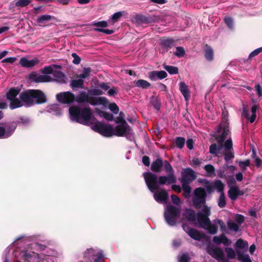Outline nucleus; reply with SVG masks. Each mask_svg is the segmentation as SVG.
Here are the masks:
<instances>
[{"instance_id":"f257e3e1","label":"nucleus","mask_w":262,"mask_h":262,"mask_svg":"<svg viewBox=\"0 0 262 262\" xmlns=\"http://www.w3.org/2000/svg\"><path fill=\"white\" fill-rule=\"evenodd\" d=\"M69 114L72 121L90 125L93 130L105 137L116 135L125 137L129 140L134 139L132 129L126 122L124 121L114 128L111 125L97 121L93 116L92 111L89 106L81 109L77 106H71L69 108Z\"/></svg>"},{"instance_id":"f03ea898","label":"nucleus","mask_w":262,"mask_h":262,"mask_svg":"<svg viewBox=\"0 0 262 262\" xmlns=\"http://www.w3.org/2000/svg\"><path fill=\"white\" fill-rule=\"evenodd\" d=\"M10 101V108L13 110L21 106L30 107L46 101V97L42 91L38 90H27L20 93V89L12 88L6 94Z\"/></svg>"},{"instance_id":"7ed1b4c3","label":"nucleus","mask_w":262,"mask_h":262,"mask_svg":"<svg viewBox=\"0 0 262 262\" xmlns=\"http://www.w3.org/2000/svg\"><path fill=\"white\" fill-rule=\"evenodd\" d=\"M163 165L168 174L166 176H163L158 178L157 175L150 172H145L143 174L147 186L151 192L158 189V185H170L177 182L173 168L170 163L165 160Z\"/></svg>"},{"instance_id":"20e7f679","label":"nucleus","mask_w":262,"mask_h":262,"mask_svg":"<svg viewBox=\"0 0 262 262\" xmlns=\"http://www.w3.org/2000/svg\"><path fill=\"white\" fill-rule=\"evenodd\" d=\"M56 99L58 102L70 104L76 101L78 103H85L91 102V97L89 90L87 92L80 91L76 97L70 92L60 93L56 95Z\"/></svg>"},{"instance_id":"39448f33","label":"nucleus","mask_w":262,"mask_h":262,"mask_svg":"<svg viewBox=\"0 0 262 262\" xmlns=\"http://www.w3.org/2000/svg\"><path fill=\"white\" fill-rule=\"evenodd\" d=\"M181 209L180 207L169 205L166 206L164 211V217L166 222L170 225L176 224L177 220L180 217Z\"/></svg>"},{"instance_id":"423d86ee","label":"nucleus","mask_w":262,"mask_h":262,"mask_svg":"<svg viewBox=\"0 0 262 262\" xmlns=\"http://www.w3.org/2000/svg\"><path fill=\"white\" fill-rule=\"evenodd\" d=\"M211 214L210 208L207 206H204L201 211L197 213L196 223L200 227L206 229L210 224V221L209 216Z\"/></svg>"},{"instance_id":"0eeeda50","label":"nucleus","mask_w":262,"mask_h":262,"mask_svg":"<svg viewBox=\"0 0 262 262\" xmlns=\"http://www.w3.org/2000/svg\"><path fill=\"white\" fill-rule=\"evenodd\" d=\"M192 202L194 207L196 209L200 208L205 204L206 194L204 188L202 187L196 188L193 192Z\"/></svg>"},{"instance_id":"6e6552de","label":"nucleus","mask_w":262,"mask_h":262,"mask_svg":"<svg viewBox=\"0 0 262 262\" xmlns=\"http://www.w3.org/2000/svg\"><path fill=\"white\" fill-rule=\"evenodd\" d=\"M229 187L228 195L232 201H235L239 196L243 195L245 194V191L243 190H241L235 183L234 184H229Z\"/></svg>"},{"instance_id":"1a4fd4ad","label":"nucleus","mask_w":262,"mask_h":262,"mask_svg":"<svg viewBox=\"0 0 262 262\" xmlns=\"http://www.w3.org/2000/svg\"><path fill=\"white\" fill-rule=\"evenodd\" d=\"M28 79L31 82L41 83L50 82L52 78L48 75H42L37 72H32L28 75Z\"/></svg>"},{"instance_id":"9d476101","label":"nucleus","mask_w":262,"mask_h":262,"mask_svg":"<svg viewBox=\"0 0 262 262\" xmlns=\"http://www.w3.org/2000/svg\"><path fill=\"white\" fill-rule=\"evenodd\" d=\"M196 178L195 172L191 168L184 169L182 172L181 182L190 183Z\"/></svg>"},{"instance_id":"9b49d317","label":"nucleus","mask_w":262,"mask_h":262,"mask_svg":"<svg viewBox=\"0 0 262 262\" xmlns=\"http://www.w3.org/2000/svg\"><path fill=\"white\" fill-rule=\"evenodd\" d=\"M232 145V141L231 138L227 139L224 143V152L223 154L226 162L234 157Z\"/></svg>"},{"instance_id":"f8f14e48","label":"nucleus","mask_w":262,"mask_h":262,"mask_svg":"<svg viewBox=\"0 0 262 262\" xmlns=\"http://www.w3.org/2000/svg\"><path fill=\"white\" fill-rule=\"evenodd\" d=\"M91 26H96L97 28H94V30L96 32H102L106 34H112L114 33L113 30L104 29L107 27L108 23L107 21L103 20L100 21H93L91 24Z\"/></svg>"},{"instance_id":"ddd939ff","label":"nucleus","mask_w":262,"mask_h":262,"mask_svg":"<svg viewBox=\"0 0 262 262\" xmlns=\"http://www.w3.org/2000/svg\"><path fill=\"white\" fill-rule=\"evenodd\" d=\"M257 108V105L256 104H254L252 105L251 108V112L250 113L244 105L243 107L242 115L244 116L251 123H252L255 120L256 117V113Z\"/></svg>"},{"instance_id":"4468645a","label":"nucleus","mask_w":262,"mask_h":262,"mask_svg":"<svg viewBox=\"0 0 262 262\" xmlns=\"http://www.w3.org/2000/svg\"><path fill=\"white\" fill-rule=\"evenodd\" d=\"M234 221L229 220L227 221L229 229H238L239 226L243 223L245 217L241 214H236L234 217Z\"/></svg>"},{"instance_id":"2eb2a0df","label":"nucleus","mask_w":262,"mask_h":262,"mask_svg":"<svg viewBox=\"0 0 262 262\" xmlns=\"http://www.w3.org/2000/svg\"><path fill=\"white\" fill-rule=\"evenodd\" d=\"M40 60L37 57H34L30 60L26 57H23L19 60V63L21 67L27 68H33L38 64Z\"/></svg>"},{"instance_id":"dca6fc26","label":"nucleus","mask_w":262,"mask_h":262,"mask_svg":"<svg viewBox=\"0 0 262 262\" xmlns=\"http://www.w3.org/2000/svg\"><path fill=\"white\" fill-rule=\"evenodd\" d=\"M208 253L219 261L222 260V262H228V260L224 258L223 251L220 248L210 249L208 250Z\"/></svg>"},{"instance_id":"f3484780","label":"nucleus","mask_w":262,"mask_h":262,"mask_svg":"<svg viewBox=\"0 0 262 262\" xmlns=\"http://www.w3.org/2000/svg\"><path fill=\"white\" fill-rule=\"evenodd\" d=\"M176 46V41L170 38L161 40L160 42V51L162 53L167 52L168 50Z\"/></svg>"},{"instance_id":"a211bd4d","label":"nucleus","mask_w":262,"mask_h":262,"mask_svg":"<svg viewBox=\"0 0 262 262\" xmlns=\"http://www.w3.org/2000/svg\"><path fill=\"white\" fill-rule=\"evenodd\" d=\"M157 189L154 190V192L152 193H154V197L155 200L160 203H163L166 202L167 199H168V194L166 192V191L164 190H161L158 192H154L155 190H158Z\"/></svg>"},{"instance_id":"6ab92c4d","label":"nucleus","mask_w":262,"mask_h":262,"mask_svg":"<svg viewBox=\"0 0 262 262\" xmlns=\"http://www.w3.org/2000/svg\"><path fill=\"white\" fill-rule=\"evenodd\" d=\"M167 76V73L164 71L150 72L148 74V77L151 81H156L158 79H163Z\"/></svg>"},{"instance_id":"aec40b11","label":"nucleus","mask_w":262,"mask_h":262,"mask_svg":"<svg viewBox=\"0 0 262 262\" xmlns=\"http://www.w3.org/2000/svg\"><path fill=\"white\" fill-rule=\"evenodd\" d=\"M15 128L6 125L5 127L0 126V139L7 138L10 137L13 132Z\"/></svg>"},{"instance_id":"412c9836","label":"nucleus","mask_w":262,"mask_h":262,"mask_svg":"<svg viewBox=\"0 0 262 262\" xmlns=\"http://www.w3.org/2000/svg\"><path fill=\"white\" fill-rule=\"evenodd\" d=\"M179 89L185 100L188 101L190 98V92L188 85L184 82H181L179 83Z\"/></svg>"},{"instance_id":"4be33fe9","label":"nucleus","mask_w":262,"mask_h":262,"mask_svg":"<svg viewBox=\"0 0 262 262\" xmlns=\"http://www.w3.org/2000/svg\"><path fill=\"white\" fill-rule=\"evenodd\" d=\"M248 246V243L247 241L242 238L238 239L234 245L236 254H237V252H242L241 250H247Z\"/></svg>"},{"instance_id":"5701e85b","label":"nucleus","mask_w":262,"mask_h":262,"mask_svg":"<svg viewBox=\"0 0 262 262\" xmlns=\"http://www.w3.org/2000/svg\"><path fill=\"white\" fill-rule=\"evenodd\" d=\"M184 215L187 221L195 224L196 223L197 213L193 210L186 208L185 210Z\"/></svg>"},{"instance_id":"b1692460","label":"nucleus","mask_w":262,"mask_h":262,"mask_svg":"<svg viewBox=\"0 0 262 262\" xmlns=\"http://www.w3.org/2000/svg\"><path fill=\"white\" fill-rule=\"evenodd\" d=\"M136 19L140 23L149 24L155 22L158 18L155 16H146L143 15H139L136 16Z\"/></svg>"},{"instance_id":"393cba45","label":"nucleus","mask_w":262,"mask_h":262,"mask_svg":"<svg viewBox=\"0 0 262 262\" xmlns=\"http://www.w3.org/2000/svg\"><path fill=\"white\" fill-rule=\"evenodd\" d=\"M223 148V143L217 141V144L215 143L212 144L209 147V152L211 154L214 155L215 156H218L221 153V150Z\"/></svg>"},{"instance_id":"a878e982","label":"nucleus","mask_w":262,"mask_h":262,"mask_svg":"<svg viewBox=\"0 0 262 262\" xmlns=\"http://www.w3.org/2000/svg\"><path fill=\"white\" fill-rule=\"evenodd\" d=\"M225 229V226L224 222L219 219L214 220L207 228L206 229Z\"/></svg>"},{"instance_id":"bb28decb","label":"nucleus","mask_w":262,"mask_h":262,"mask_svg":"<svg viewBox=\"0 0 262 262\" xmlns=\"http://www.w3.org/2000/svg\"><path fill=\"white\" fill-rule=\"evenodd\" d=\"M186 233L192 238L197 241H200L206 237L205 234L200 233L199 230H187Z\"/></svg>"},{"instance_id":"cd10ccee","label":"nucleus","mask_w":262,"mask_h":262,"mask_svg":"<svg viewBox=\"0 0 262 262\" xmlns=\"http://www.w3.org/2000/svg\"><path fill=\"white\" fill-rule=\"evenodd\" d=\"M164 162L161 159H157L153 162L151 165V169L152 171L156 172H159L161 170V168L163 166Z\"/></svg>"},{"instance_id":"c85d7f7f","label":"nucleus","mask_w":262,"mask_h":262,"mask_svg":"<svg viewBox=\"0 0 262 262\" xmlns=\"http://www.w3.org/2000/svg\"><path fill=\"white\" fill-rule=\"evenodd\" d=\"M213 241L217 245L223 244L225 246H228L230 244L229 239L224 234H222L219 236H214Z\"/></svg>"},{"instance_id":"c756f323","label":"nucleus","mask_w":262,"mask_h":262,"mask_svg":"<svg viewBox=\"0 0 262 262\" xmlns=\"http://www.w3.org/2000/svg\"><path fill=\"white\" fill-rule=\"evenodd\" d=\"M59 67L55 64H51L49 66H46L40 70V73L42 75H48L51 74H53L54 70L57 69Z\"/></svg>"},{"instance_id":"7c9ffc66","label":"nucleus","mask_w":262,"mask_h":262,"mask_svg":"<svg viewBox=\"0 0 262 262\" xmlns=\"http://www.w3.org/2000/svg\"><path fill=\"white\" fill-rule=\"evenodd\" d=\"M83 80L79 78L78 79L72 80L70 82V86L74 91H76L78 89L83 88Z\"/></svg>"},{"instance_id":"2f4dec72","label":"nucleus","mask_w":262,"mask_h":262,"mask_svg":"<svg viewBox=\"0 0 262 262\" xmlns=\"http://www.w3.org/2000/svg\"><path fill=\"white\" fill-rule=\"evenodd\" d=\"M54 79L59 83H65L66 82V76L60 71H54L53 74Z\"/></svg>"},{"instance_id":"473e14b6","label":"nucleus","mask_w":262,"mask_h":262,"mask_svg":"<svg viewBox=\"0 0 262 262\" xmlns=\"http://www.w3.org/2000/svg\"><path fill=\"white\" fill-rule=\"evenodd\" d=\"M182 183V188L183 190V195L185 198H189L190 195L191 188L189 186L190 183Z\"/></svg>"},{"instance_id":"72a5a7b5","label":"nucleus","mask_w":262,"mask_h":262,"mask_svg":"<svg viewBox=\"0 0 262 262\" xmlns=\"http://www.w3.org/2000/svg\"><path fill=\"white\" fill-rule=\"evenodd\" d=\"M205 57L208 61H212L214 58V53L212 49L206 46L205 50Z\"/></svg>"},{"instance_id":"f704fd0d","label":"nucleus","mask_w":262,"mask_h":262,"mask_svg":"<svg viewBox=\"0 0 262 262\" xmlns=\"http://www.w3.org/2000/svg\"><path fill=\"white\" fill-rule=\"evenodd\" d=\"M214 189H216L219 193H224L225 185L221 180H217L213 181Z\"/></svg>"},{"instance_id":"c9c22d12","label":"nucleus","mask_w":262,"mask_h":262,"mask_svg":"<svg viewBox=\"0 0 262 262\" xmlns=\"http://www.w3.org/2000/svg\"><path fill=\"white\" fill-rule=\"evenodd\" d=\"M237 258L241 262H252L250 256L247 254H244L242 252H237Z\"/></svg>"},{"instance_id":"e433bc0d","label":"nucleus","mask_w":262,"mask_h":262,"mask_svg":"<svg viewBox=\"0 0 262 262\" xmlns=\"http://www.w3.org/2000/svg\"><path fill=\"white\" fill-rule=\"evenodd\" d=\"M134 83L136 86L143 89H147L150 86V83H149L147 81L143 79H140L135 81Z\"/></svg>"},{"instance_id":"4c0bfd02","label":"nucleus","mask_w":262,"mask_h":262,"mask_svg":"<svg viewBox=\"0 0 262 262\" xmlns=\"http://www.w3.org/2000/svg\"><path fill=\"white\" fill-rule=\"evenodd\" d=\"M203 184L207 192L208 193H211L214 191L213 182H210L208 181L205 180L203 182Z\"/></svg>"},{"instance_id":"58836bf2","label":"nucleus","mask_w":262,"mask_h":262,"mask_svg":"<svg viewBox=\"0 0 262 262\" xmlns=\"http://www.w3.org/2000/svg\"><path fill=\"white\" fill-rule=\"evenodd\" d=\"M91 72L92 70L90 68H84L82 73L79 74L78 77L82 80L88 78L90 76Z\"/></svg>"},{"instance_id":"ea45409f","label":"nucleus","mask_w":262,"mask_h":262,"mask_svg":"<svg viewBox=\"0 0 262 262\" xmlns=\"http://www.w3.org/2000/svg\"><path fill=\"white\" fill-rule=\"evenodd\" d=\"M225 251L227 254V256L229 259H234L236 257V251L232 248L226 247L225 248Z\"/></svg>"},{"instance_id":"a19ab883","label":"nucleus","mask_w":262,"mask_h":262,"mask_svg":"<svg viewBox=\"0 0 262 262\" xmlns=\"http://www.w3.org/2000/svg\"><path fill=\"white\" fill-rule=\"evenodd\" d=\"M52 16L50 15H42L41 16H39L37 18V22L38 24H42L46 21H48L50 20L52 18Z\"/></svg>"},{"instance_id":"79ce46f5","label":"nucleus","mask_w":262,"mask_h":262,"mask_svg":"<svg viewBox=\"0 0 262 262\" xmlns=\"http://www.w3.org/2000/svg\"><path fill=\"white\" fill-rule=\"evenodd\" d=\"M204 169L207 172L208 176L213 177L215 176V169L214 167L212 165H206V166H205Z\"/></svg>"},{"instance_id":"37998d69","label":"nucleus","mask_w":262,"mask_h":262,"mask_svg":"<svg viewBox=\"0 0 262 262\" xmlns=\"http://www.w3.org/2000/svg\"><path fill=\"white\" fill-rule=\"evenodd\" d=\"M164 68L170 74H176L178 73V68L171 66L164 65Z\"/></svg>"},{"instance_id":"c03bdc74","label":"nucleus","mask_w":262,"mask_h":262,"mask_svg":"<svg viewBox=\"0 0 262 262\" xmlns=\"http://www.w3.org/2000/svg\"><path fill=\"white\" fill-rule=\"evenodd\" d=\"M92 105H95L96 104H102L104 106H106L108 104V99L105 97H99L97 99V102L96 103H92Z\"/></svg>"},{"instance_id":"a18cd8bd","label":"nucleus","mask_w":262,"mask_h":262,"mask_svg":"<svg viewBox=\"0 0 262 262\" xmlns=\"http://www.w3.org/2000/svg\"><path fill=\"white\" fill-rule=\"evenodd\" d=\"M218 206L220 208L224 207L226 205L225 196L224 193H220V195L217 201Z\"/></svg>"},{"instance_id":"49530a36","label":"nucleus","mask_w":262,"mask_h":262,"mask_svg":"<svg viewBox=\"0 0 262 262\" xmlns=\"http://www.w3.org/2000/svg\"><path fill=\"white\" fill-rule=\"evenodd\" d=\"M229 133V130L227 128H225L224 129L223 133L217 138H216V139L219 142H221L223 143V142L225 140V139L227 138V135Z\"/></svg>"},{"instance_id":"de8ad7c7","label":"nucleus","mask_w":262,"mask_h":262,"mask_svg":"<svg viewBox=\"0 0 262 262\" xmlns=\"http://www.w3.org/2000/svg\"><path fill=\"white\" fill-rule=\"evenodd\" d=\"M185 140L183 137H177L176 139V145L179 148L182 149L185 144Z\"/></svg>"},{"instance_id":"09e8293b","label":"nucleus","mask_w":262,"mask_h":262,"mask_svg":"<svg viewBox=\"0 0 262 262\" xmlns=\"http://www.w3.org/2000/svg\"><path fill=\"white\" fill-rule=\"evenodd\" d=\"M31 2V0H18L15 3V6L18 7H24L28 5Z\"/></svg>"},{"instance_id":"8fccbe9b","label":"nucleus","mask_w":262,"mask_h":262,"mask_svg":"<svg viewBox=\"0 0 262 262\" xmlns=\"http://www.w3.org/2000/svg\"><path fill=\"white\" fill-rule=\"evenodd\" d=\"M185 54L184 49L181 47H178L176 48V51L174 54L178 57H183Z\"/></svg>"},{"instance_id":"3c124183","label":"nucleus","mask_w":262,"mask_h":262,"mask_svg":"<svg viewBox=\"0 0 262 262\" xmlns=\"http://www.w3.org/2000/svg\"><path fill=\"white\" fill-rule=\"evenodd\" d=\"M99 115L101 117H104L105 119L108 121H112L114 119V117L112 114L106 113L104 112H100Z\"/></svg>"},{"instance_id":"603ef678","label":"nucleus","mask_w":262,"mask_h":262,"mask_svg":"<svg viewBox=\"0 0 262 262\" xmlns=\"http://www.w3.org/2000/svg\"><path fill=\"white\" fill-rule=\"evenodd\" d=\"M108 107L110 110L115 114H117L118 113L119 109L117 104L113 102L111 103L108 105Z\"/></svg>"},{"instance_id":"864d4df0","label":"nucleus","mask_w":262,"mask_h":262,"mask_svg":"<svg viewBox=\"0 0 262 262\" xmlns=\"http://www.w3.org/2000/svg\"><path fill=\"white\" fill-rule=\"evenodd\" d=\"M122 16V12L119 11L113 14L111 16V19L115 23Z\"/></svg>"},{"instance_id":"5fc2aeb1","label":"nucleus","mask_w":262,"mask_h":262,"mask_svg":"<svg viewBox=\"0 0 262 262\" xmlns=\"http://www.w3.org/2000/svg\"><path fill=\"white\" fill-rule=\"evenodd\" d=\"M52 242L49 241L45 242V244L37 243V247L40 249V250H44L48 246L52 245Z\"/></svg>"},{"instance_id":"6e6d98bb","label":"nucleus","mask_w":262,"mask_h":262,"mask_svg":"<svg viewBox=\"0 0 262 262\" xmlns=\"http://www.w3.org/2000/svg\"><path fill=\"white\" fill-rule=\"evenodd\" d=\"M50 110L55 111V114L56 115H59L61 114V110L58 105L53 104L50 106Z\"/></svg>"},{"instance_id":"4d7b16f0","label":"nucleus","mask_w":262,"mask_h":262,"mask_svg":"<svg viewBox=\"0 0 262 262\" xmlns=\"http://www.w3.org/2000/svg\"><path fill=\"white\" fill-rule=\"evenodd\" d=\"M252 158H254V163L255 165L259 167L261 165L262 160L260 159L258 157H256L255 155V153L254 151H253V154L252 156Z\"/></svg>"},{"instance_id":"13d9d810","label":"nucleus","mask_w":262,"mask_h":262,"mask_svg":"<svg viewBox=\"0 0 262 262\" xmlns=\"http://www.w3.org/2000/svg\"><path fill=\"white\" fill-rule=\"evenodd\" d=\"M89 91L91 95H101L103 94L102 91L98 89L89 90Z\"/></svg>"},{"instance_id":"bf43d9fd","label":"nucleus","mask_w":262,"mask_h":262,"mask_svg":"<svg viewBox=\"0 0 262 262\" xmlns=\"http://www.w3.org/2000/svg\"><path fill=\"white\" fill-rule=\"evenodd\" d=\"M190 258L187 254H183L179 259V262H189Z\"/></svg>"},{"instance_id":"052dcab7","label":"nucleus","mask_w":262,"mask_h":262,"mask_svg":"<svg viewBox=\"0 0 262 262\" xmlns=\"http://www.w3.org/2000/svg\"><path fill=\"white\" fill-rule=\"evenodd\" d=\"M250 165V160H246L245 161L239 162V166L244 170H245L247 167Z\"/></svg>"},{"instance_id":"680f3d73","label":"nucleus","mask_w":262,"mask_h":262,"mask_svg":"<svg viewBox=\"0 0 262 262\" xmlns=\"http://www.w3.org/2000/svg\"><path fill=\"white\" fill-rule=\"evenodd\" d=\"M224 21L226 25L229 27L232 28L233 26V19L231 17L226 16L224 18Z\"/></svg>"},{"instance_id":"e2e57ef3","label":"nucleus","mask_w":262,"mask_h":262,"mask_svg":"<svg viewBox=\"0 0 262 262\" xmlns=\"http://www.w3.org/2000/svg\"><path fill=\"white\" fill-rule=\"evenodd\" d=\"M171 199L172 203L176 205H179L181 203V200L176 195L172 194L171 195Z\"/></svg>"},{"instance_id":"0e129e2a","label":"nucleus","mask_w":262,"mask_h":262,"mask_svg":"<svg viewBox=\"0 0 262 262\" xmlns=\"http://www.w3.org/2000/svg\"><path fill=\"white\" fill-rule=\"evenodd\" d=\"M262 51V48H258L253 51H252L249 55V58H251L257 55H258L260 52Z\"/></svg>"},{"instance_id":"69168bd1","label":"nucleus","mask_w":262,"mask_h":262,"mask_svg":"<svg viewBox=\"0 0 262 262\" xmlns=\"http://www.w3.org/2000/svg\"><path fill=\"white\" fill-rule=\"evenodd\" d=\"M72 56L74 58L73 62L74 64H78L80 62V58L75 53H73L72 54Z\"/></svg>"},{"instance_id":"338daca9","label":"nucleus","mask_w":262,"mask_h":262,"mask_svg":"<svg viewBox=\"0 0 262 262\" xmlns=\"http://www.w3.org/2000/svg\"><path fill=\"white\" fill-rule=\"evenodd\" d=\"M255 89L259 97H262V88L259 84H256Z\"/></svg>"},{"instance_id":"774afa93","label":"nucleus","mask_w":262,"mask_h":262,"mask_svg":"<svg viewBox=\"0 0 262 262\" xmlns=\"http://www.w3.org/2000/svg\"><path fill=\"white\" fill-rule=\"evenodd\" d=\"M16 60V58L15 57H11L6 58L2 60L3 62H8L10 63H13Z\"/></svg>"}]
</instances>
